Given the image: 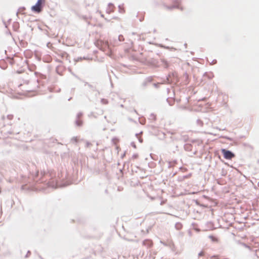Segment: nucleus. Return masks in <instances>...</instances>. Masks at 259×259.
I'll list each match as a JSON object with an SVG mask.
<instances>
[{"label":"nucleus","instance_id":"2","mask_svg":"<svg viewBox=\"0 0 259 259\" xmlns=\"http://www.w3.org/2000/svg\"><path fill=\"white\" fill-rule=\"evenodd\" d=\"M96 45L98 47L100 48L101 50L104 51L109 48L108 42L102 40H98L96 42Z\"/></svg>","mask_w":259,"mask_h":259},{"label":"nucleus","instance_id":"3","mask_svg":"<svg viewBox=\"0 0 259 259\" xmlns=\"http://www.w3.org/2000/svg\"><path fill=\"white\" fill-rule=\"evenodd\" d=\"M221 152L224 155V157L226 159H232L235 156L232 152L225 149H222Z\"/></svg>","mask_w":259,"mask_h":259},{"label":"nucleus","instance_id":"1","mask_svg":"<svg viewBox=\"0 0 259 259\" xmlns=\"http://www.w3.org/2000/svg\"><path fill=\"white\" fill-rule=\"evenodd\" d=\"M45 0H38L36 5L31 8V10L36 13H39L41 11L42 5L45 3Z\"/></svg>","mask_w":259,"mask_h":259},{"label":"nucleus","instance_id":"4","mask_svg":"<svg viewBox=\"0 0 259 259\" xmlns=\"http://www.w3.org/2000/svg\"><path fill=\"white\" fill-rule=\"evenodd\" d=\"M204 255V252L203 251H201L199 254L198 255L199 256H203Z\"/></svg>","mask_w":259,"mask_h":259}]
</instances>
